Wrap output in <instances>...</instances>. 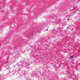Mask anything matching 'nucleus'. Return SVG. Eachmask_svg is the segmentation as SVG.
<instances>
[{
  "mask_svg": "<svg viewBox=\"0 0 80 80\" xmlns=\"http://www.w3.org/2000/svg\"><path fill=\"white\" fill-rule=\"evenodd\" d=\"M64 23H65V22H63L62 23V25H64Z\"/></svg>",
  "mask_w": 80,
  "mask_h": 80,
  "instance_id": "nucleus-1",
  "label": "nucleus"
},
{
  "mask_svg": "<svg viewBox=\"0 0 80 80\" xmlns=\"http://www.w3.org/2000/svg\"><path fill=\"white\" fill-rule=\"evenodd\" d=\"M73 56H72L71 57V58H73Z\"/></svg>",
  "mask_w": 80,
  "mask_h": 80,
  "instance_id": "nucleus-2",
  "label": "nucleus"
},
{
  "mask_svg": "<svg viewBox=\"0 0 80 80\" xmlns=\"http://www.w3.org/2000/svg\"><path fill=\"white\" fill-rule=\"evenodd\" d=\"M70 20V19H68V20Z\"/></svg>",
  "mask_w": 80,
  "mask_h": 80,
  "instance_id": "nucleus-3",
  "label": "nucleus"
}]
</instances>
